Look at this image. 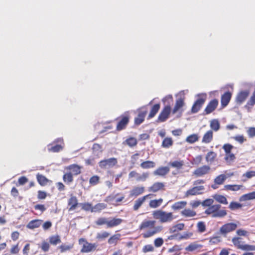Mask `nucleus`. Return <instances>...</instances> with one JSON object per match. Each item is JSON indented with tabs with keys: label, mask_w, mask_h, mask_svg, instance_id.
<instances>
[{
	"label": "nucleus",
	"mask_w": 255,
	"mask_h": 255,
	"mask_svg": "<svg viewBox=\"0 0 255 255\" xmlns=\"http://www.w3.org/2000/svg\"><path fill=\"white\" fill-rule=\"evenodd\" d=\"M196 97L197 99L191 109L192 113H196L200 110L207 99V95L205 93L199 94L196 96Z\"/></svg>",
	"instance_id": "4"
},
{
	"label": "nucleus",
	"mask_w": 255,
	"mask_h": 255,
	"mask_svg": "<svg viewBox=\"0 0 255 255\" xmlns=\"http://www.w3.org/2000/svg\"><path fill=\"white\" fill-rule=\"evenodd\" d=\"M213 132L212 130H209L207 131L203 136L202 142L205 143H209L213 139Z\"/></svg>",
	"instance_id": "23"
},
{
	"label": "nucleus",
	"mask_w": 255,
	"mask_h": 255,
	"mask_svg": "<svg viewBox=\"0 0 255 255\" xmlns=\"http://www.w3.org/2000/svg\"><path fill=\"white\" fill-rule=\"evenodd\" d=\"M250 91L248 90L241 91L238 93L236 98V101L237 104L241 105L249 97Z\"/></svg>",
	"instance_id": "12"
},
{
	"label": "nucleus",
	"mask_w": 255,
	"mask_h": 255,
	"mask_svg": "<svg viewBox=\"0 0 255 255\" xmlns=\"http://www.w3.org/2000/svg\"><path fill=\"white\" fill-rule=\"evenodd\" d=\"M144 188L143 187H134L132 188L131 190H130L129 192V196L130 197H136L142 194L144 192Z\"/></svg>",
	"instance_id": "17"
},
{
	"label": "nucleus",
	"mask_w": 255,
	"mask_h": 255,
	"mask_svg": "<svg viewBox=\"0 0 255 255\" xmlns=\"http://www.w3.org/2000/svg\"><path fill=\"white\" fill-rule=\"evenodd\" d=\"M156 221L154 220H144L139 226L140 231H143L142 236L144 238H150L159 233L163 230L161 226H155Z\"/></svg>",
	"instance_id": "1"
},
{
	"label": "nucleus",
	"mask_w": 255,
	"mask_h": 255,
	"mask_svg": "<svg viewBox=\"0 0 255 255\" xmlns=\"http://www.w3.org/2000/svg\"><path fill=\"white\" fill-rule=\"evenodd\" d=\"M109 236L110 234L108 232L104 231L101 233H98L97 234L96 239L99 240H104L107 238Z\"/></svg>",
	"instance_id": "54"
},
{
	"label": "nucleus",
	"mask_w": 255,
	"mask_h": 255,
	"mask_svg": "<svg viewBox=\"0 0 255 255\" xmlns=\"http://www.w3.org/2000/svg\"><path fill=\"white\" fill-rule=\"evenodd\" d=\"M233 148H234V146L229 143L225 144L223 146V149L224 150L226 154L231 153Z\"/></svg>",
	"instance_id": "58"
},
{
	"label": "nucleus",
	"mask_w": 255,
	"mask_h": 255,
	"mask_svg": "<svg viewBox=\"0 0 255 255\" xmlns=\"http://www.w3.org/2000/svg\"><path fill=\"white\" fill-rule=\"evenodd\" d=\"M232 97V94L230 92H226L222 96L221 104L224 107L227 106Z\"/></svg>",
	"instance_id": "21"
},
{
	"label": "nucleus",
	"mask_w": 255,
	"mask_h": 255,
	"mask_svg": "<svg viewBox=\"0 0 255 255\" xmlns=\"http://www.w3.org/2000/svg\"><path fill=\"white\" fill-rule=\"evenodd\" d=\"M82 209L86 211H90L92 212L93 206L89 203H85L81 204Z\"/></svg>",
	"instance_id": "59"
},
{
	"label": "nucleus",
	"mask_w": 255,
	"mask_h": 255,
	"mask_svg": "<svg viewBox=\"0 0 255 255\" xmlns=\"http://www.w3.org/2000/svg\"><path fill=\"white\" fill-rule=\"evenodd\" d=\"M123 220L120 218H109L108 228H111L120 225Z\"/></svg>",
	"instance_id": "19"
},
{
	"label": "nucleus",
	"mask_w": 255,
	"mask_h": 255,
	"mask_svg": "<svg viewBox=\"0 0 255 255\" xmlns=\"http://www.w3.org/2000/svg\"><path fill=\"white\" fill-rule=\"evenodd\" d=\"M81 168L77 164H72L67 167L66 169L71 170L74 175H77L81 173Z\"/></svg>",
	"instance_id": "28"
},
{
	"label": "nucleus",
	"mask_w": 255,
	"mask_h": 255,
	"mask_svg": "<svg viewBox=\"0 0 255 255\" xmlns=\"http://www.w3.org/2000/svg\"><path fill=\"white\" fill-rule=\"evenodd\" d=\"M129 121L128 117L127 116H124L122 117L121 120L118 123L117 126V129L118 130H121L124 129Z\"/></svg>",
	"instance_id": "20"
},
{
	"label": "nucleus",
	"mask_w": 255,
	"mask_h": 255,
	"mask_svg": "<svg viewBox=\"0 0 255 255\" xmlns=\"http://www.w3.org/2000/svg\"><path fill=\"white\" fill-rule=\"evenodd\" d=\"M211 128L215 131H218L220 129V123L217 120H213L210 122Z\"/></svg>",
	"instance_id": "43"
},
{
	"label": "nucleus",
	"mask_w": 255,
	"mask_h": 255,
	"mask_svg": "<svg viewBox=\"0 0 255 255\" xmlns=\"http://www.w3.org/2000/svg\"><path fill=\"white\" fill-rule=\"evenodd\" d=\"M170 112L171 108L170 105H166L159 114L158 118V122H163L165 121L168 119Z\"/></svg>",
	"instance_id": "13"
},
{
	"label": "nucleus",
	"mask_w": 255,
	"mask_h": 255,
	"mask_svg": "<svg viewBox=\"0 0 255 255\" xmlns=\"http://www.w3.org/2000/svg\"><path fill=\"white\" fill-rule=\"evenodd\" d=\"M107 205L105 203H98L93 207L92 209V212H98L106 209L107 208Z\"/></svg>",
	"instance_id": "36"
},
{
	"label": "nucleus",
	"mask_w": 255,
	"mask_h": 255,
	"mask_svg": "<svg viewBox=\"0 0 255 255\" xmlns=\"http://www.w3.org/2000/svg\"><path fill=\"white\" fill-rule=\"evenodd\" d=\"M140 166L142 169L152 168L155 167V163L152 161H145L142 162Z\"/></svg>",
	"instance_id": "35"
},
{
	"label": "nucleus",
	"mask_w": 255,
	"mask_h": 255,
	"mask_svg": "<svg viewBox=\"0 0 255 255\" xmlns=\"http://www.w3.org/2000/svg\"><path fill=\"white\" fill-rule=\"evenodd\" d=\"M42 222V220L39 219L32 220L27 225V228L30 229L38 228L41 225Z\"/></svg>",
	"instance_id": "22"
},
{
	"label": "nucleus",
	"mask_w": 255,
	"mask_h": 255,
	"mask_svg": "<svg viewBox=\"0 0 255 255\" xmlns=\"http://www.w3.org/2000/svg\"><path fill=\"white\" fill-rule=\"evenodd\" d=\"M49 239L50 243L53 245H56L61 243L60 237L58 235L51 236Z\"/></svg>",
	"instance_id": "47"
},
{
	"label": "nucleus",
	"mask_w": 255,
	"mask_h": 255,
	"mask_svg": "<svg viewBox=\"0 0 255 255\" xmlns=\"http://www.w3.org/2000/svg\"><path fill=\"white\" fill-rule=\"evenodd\" d=\"M235 159L236 157L235 154L232 152L225 154V159L228 163H232L235 160Z\"/></svg>",
	"instance_id": "53"
},
{
	"label": "nucleus",
	"mask_w": 255,
	"mask_h": 255,
	"mask_svg": "<svg viewBox=\"0 0 255 255\" xmlns=\"http://www.w3.org/2000/svg\"><path fill=\"white\" fill-rule=\"evenodd\" d=\"M169 165L173 168H175L177 169H181L182 167L184 165V162L183 160H175L169 163Z\"/></svg>",
	"instance_id": "32"
},
{
	"label": "nucleus",
	"mask_w": 255,
	"mask_h": 255,
	"mask_svg": "<svg viewBox=\"0 0 255 255\" xmlns=\"http://www.w3.org/2000/svg\"><path fill=\"white\" fill-rule=\"evenodd\" d=\"M217 156V154L215 152L210 151L209 152L206 156V161L208 162H212L214 161L215 159Z\"/></svg>",
	"instance_id": "45"
},
{
	"label": "nucleus",
	"mask_w": 255,
	"mask_h": 255,
	"mask_svg": "<svg viewBox=\"0 0 255 255\" xmlns=\"http://www.w3.org/2000/svg\"><path fill=\"white\" fill-rule=\"evenodd\" d=\"M218 104V102L217 100L214 99L212 100L207 106L205 109V112L206 114H209L214 111L217 108Z\"/></svg>",
	"instance_id": "15"
},
{
	"label": "nucleus",
	"mask_w": 255,
	"mask_h": 255,
	"mask_svg": "<svg viewBox=\"0 0 255 255\" xmlns=\"http://www.w3.org/2000/svg\"><path fill=\"white\" fill-rule=\"evenodd\" d=\"M204 189L205 188L203 186L194 187L186 191L185 193V196L189 197L190 196H194L201 194Z\"/></svg>",
	"instance_id": "10"
},
{
	"label": "nucleus",
	"mask_w": 255,
	"mask_h": 255,
	"mask_svg": "<svg viewBox=\"0 0 255 255\" xmlns=\"http://www.w3.org/2000/svg\"><path fill=\"white\" fill-rule=\"evenodd\" d=\"M187 204L186 201H179L175 203L172 206V209L174 210H178L183 209Z\"/></svg>",
	"instance_id": "37"
},
{
	"label": "nucleus",
	"mask_w": 255,
	"mask_h": 255,
	"mask_svg": "<svg viewBox=\"0 0 255 255\" xmlns=\"http://www.w3.org/2000/svg\"><path fill=\"white\" fill-rule=\"evenodd\" d=\"M173 144V141L171 137H165L162 141V146L164 148H169Z\"/></svg>",
	"instance_id": "38"
},
{
	"label": "nucleus",
	"mask_w": 255,
	"mask_h": 255,
	"mask_svg": "<svg viewBox=\"0 0 255 255\" xmlns=\"http://www.w3.org/2000/svg\"><path fill=\"white\" fill-rule=\"evenodd\" d=\"M151 196H152L151 194H148L142 197L138 198L134 201L133 209L134 211H137L141 207L142 204L144 202L145 200L147 198L150 197Z\"/></svg>",
	"instance_id": "14"
},
{
	"label": "nucleus",
	"mask_w": 255,
	"mask_h": 255,
	"mask_svg": "<svg viewBox=\"0 0 255 255\" xmlns=\"http://www.w3.org/2000/svg\"><path fill=\"white\" fill-rule=\"evenodd\" d=\"M163 200L162 199L158 200H152L150 201L149 206L152 208H155L159 207L162 203Z\"/></svg>",
	"instance_id": "50"
},
{
	"label": "nucleus",
	"mask_w": 255,
	"mask_h": 255,
	"mask_svg": "<svg viewBox=\"0 0 255 255\" xmlns=\"http://www.w3.org/2000/svg\"><path fill=\"white\" fill-rule=\"evenodd\" d=\"M36 178L38 183L42 186L46 184L47 182H48L47 178L44 176L40 174H37Z\"/></svg>",
	"instance_id": "49"
},
{
	"label": "nucleus",
	"mask_w": 255,
	"mask_h": 255,
	"mask_svg": "<svg viewBox=\"0 0 255 255\" xmlns=\"http://www.w3.org/2000/svg\"><path fill=\"white\" fill-rule=\"evenodd\" d=\"M63 181L67 184H70L73 181V175L71 172L66 173L63 177Z\"/></svg>",
	"instance_id": "42"
},
{
	"label": "nucleus",
	"mask_w": 255,
	"mask_h": 255,
	"mask_svg": "<svg viewBox=\"0 0 255 255\" xmlns=\"http://www.w3.org/2000/svg\"><path fill=\"white\" fill-rule=\"evenodd\" d=\"M169 171V168L168 167H161L157 168L153 172L155 175L164 176L167 174Z\"/></svg>",
	"instance_id": "25"
},
{
	"label": "nucleus",
	"mask_w": 255,
	"mask_h": 255,
	"mask_svg": "<svg viewBox=\"0 0 255 255\" xmlns=\"http://www.w3.org/2000/svg\"><path fill=\"white\" fill-rule=\"evenodd\" d=\"M237 228L236 224L234 223H227L223 225L219 230V233L224 237H226L227 235L234 231Z\"/></svg>",
	"instance_id": "7"
},
{
	"label": "nucleus",
	"mask_w": 255,
	"mask_h": 255,
	"mask_svg": "<svg viewBox=\"0 0 255 255\" xmlns=\"http://www.w3.org/2000/svg\"><path fill=\"white\" fill-rule=\"evenodd\" d=\"M197 231L199 233H202L206 231V225L204 222H199L197 224Z\"/></svg>",
	"instance_id": "52"
},
{
	"label": "nucleus",
	"mask_w": 255,
	"mask_h": 255,
	"mask_svg": "<svg viewBox=\"0 0 255 255\" xmlns=\"http://www.w3.org/2000/svg\"><path fill=\"white\" fill-rule=\"evenodd\" d=\"M152 215L155 219L158 220L162 223H170L175 218L172 213L161 210L153 211Z\"/></svg>",
	"instance_id": "2"
},
{
	"label": "nucleus",
	"mask_w": 255,
	"mask_h": 255,
	"mask_svg": "<svg viewBox=\"0 0 255 255\" xmlns=\"http://www.w3.org/2000/svg\"><path fill=\"white\" fill-rule=\"evenodd\" d=\"M63 146L61 144H57L53 146H50V145H48V150L49 152H57L63 149Z\"/></svg>",
	"instance_id": "41"
},
{
	"label": "nucleus",
	"mask_w": 255,
	"mask_h": 255,
	"mask_svg": "<svg viewBox=\"0 0 255 255\" xmlns=\"http://www.w3.org/2000/svg\"><path fill=\"white\" fill-rule=\"evenodd\" d=\"M242 187H243V185H226L224 186V189L226 190L237 191L240 190Z\"/></svg>",
	"instance_id": "34"
},
{
	"label": "nucleus",
	"mask_w": 255,
	"mask_h": 255,
	"mask_svg": "<svg viewBox=\"0 0 255 255\" xmlns=\"http://www.w3.org/2000/svg\"><path fill=\"white\" fill-rule=\"evenodd\" d=\"M154 251V248L151 245H147L143 247L142 252L144 253L151 252Z\"/></svg>",
	"instance_id": "63"
},
{
	"label": "nucleus",
	"mask_w": 255,
	"mask_h": 255,
	"mask_svg": "<svg viewBox=\"0 0 255 255\" xmlns=\"http://www.w3.org/2000/svg\"><path fill=\"white\" fill-rule=\"evenodd\" d=\"M227 178V176L226 175L223 174L218 176L217 177H216L215 178V179H214L215 184L213 185L212 186V187L213 189H216L217 188V187L216 186V184L217 185L223 184Z\"/></svg>",
	"instance_id": "18"
},
{
	"label": "nucleus",
	"mask_w": 255,
	"mask_h": 255,
	"mask_svg": "<svg viewBox=\"0 0 255 255\" xmlns=\"http://www.w3.org/2000/svg\"><path fill=\"white\" fill-rule=\"evenodd\" d=\"M202 247L203 246L202 245L193 243L187 246L185 248V250L188 252L199 251Z\"/></svg>",
	"instance_id": "24"
},
{
	"label": "nucleus",
	"mask_w": 255,
	"mask_h": 255,
	"mask_svg": "<svg viewBox=\"0 0 255 255\" xmlns=\"http://www.w3.org/2000/svg\"><path fill=\"white\" fill-rule=\"evenodd\" d=\"M242 207V205L240 203L236 202H231L229 208L231 210H235L236 209H238L241 208Z\"/></svg>",
	"instance_id": "56"
},
{
	"label": "nucleus",
	"mask_w": 255,
	"mask_h": 255,
	"mask_svg": "<svg viewBox=\"0 0 255 255\" xmlns=\"http://www.w3.org/2000/svg\"><path fill=\"white\" fill-rule=\"evenodd\" d=\"M159 109H160V105L159 104L154 105L150 111V112L149 113L148 117L149 118H151L153 117L156 114V113L158 112Z\"/></svg>",
	"instance_id": "46"
},
{
	"label": "nucleus",
	"mask_w": 255,
	"mask_h": 255,
	"mask_svg": "<svg viewBox=\"0 0 255 255\" xmlns=\"http://www.w3.org/2000/svg\"><path fill=\"white\" fill-rule=\"evenodd\" d=\"M121 235L120 234H116L112 236L108 240V243L110 245H116L118 241L120 239Z\"/></svg>",
	"instance_id": "39"
},
{
	"label": "nucleus",
	"mask_w": 255,
	"mask_h": 255,
	"mask_svg": "<svg viewBox=\"0 0 255 255\" xmlns=\"http://www.w3.org/2000/svg\"><path fill=\"white\" fill-rule=\"evenodd\" d=\"M108 220H109V218H106L105 217H101V218H98L95 221V223L96 225H97L98 226L106 225L107 227L108 228Z\"/></svg>",
	"instance_id": "48"
},
{
	"label": "nucleus",
	"mask_w": 255,
	"mask_h": 255,
	"mask_svg": "<svg viewBox=\"0 0 255 255\" xmlns=\"http://www.w3.org/2000/svg\"><path fill=\"white\" fill-rule=\"evenodd\" d=\"M247 133L249 136L251 138H253L255 136V128L250 127L247 130Z\"/></svg>",
	"instance_id": "64"
},
{
	"label": "nucleus",
	"mask_w": 255,
	"mask_h": 255,
	"mask_svg": "<svg viewBox=\"0 0 255 255\" xmlns=\"http://www.w3.org/2000/svg\"><path fill=\"white\" fill-rule=\"evenodd\" d=\"M241 240L242 239L239 237H235L232 239L233 244L239 249L244 244Z\"/></svg>",
	"instance_id": "51"
},
{
	"label": "nucleus",
	"mask_w": 255,
	"mask_h": 255,
	"mask_svg": "<svg viewBox=\"0 0 255 255\" xmlns=\"http://www.w3.org/2000/svg\"><path fill=\"white\" fill-rule=\"evenodd\" d=\"M184 226L185 225L183 223H179L175 225L170 228L169 230V233H174L181 231L183 230Z\"/></svg>",
	"instance_id": "29"
},
{
	"label": "nucleus",
	"mask_w": 255,
	"mask_h": 255,
	"mask_svg": "<svg viewBox=\"0 0 255 255\" xmlns=\"http://www.w3.org/2000/svg\"><path fill=\"white\" fill-rule=\"evenodd\" d=\"M148 176L149 174L147 172H144L141 175H140L135 171L130 172L128 174L129 178L135 177L137 181H144L148 178Z\"/></svg>",
	"instance_id": "11"
},
{
	"label": "nucleus",
	"mask_w": 255,
	"mask_h": 255,
	"mask_svg": "<svg viewBox=\"0 0 255 255\" xmlns=\"http://www.w3.org/2000/svg\"><path fill=\"white\" fill-rule=\"evenodd\" d=\"M210 167L208 165H204L195 170L193 174L196 177H202L209 173Z\"/></svg>",
	"instance_id": "9"
},
{
	"label": "nucleus",
	"mask_w": 255,
	"mask_h": 255,
	"mask_svg": "<svg viewBox=\"0 0 255 255\" xmlns=\"http://www.w3.org/2000/svg\"><path fill=\"white\" fill-rule=\"evenodd\" d=\"M213 197L217 202L221 204L227 205L228 203L226 198L223 195L215 194L213 196Z\"/></svg>",
	"instance_id": "33"
},
{
	"label": "nucleus",
	"mask_w": 255,
	"mask_h": 255,
	"mask_svg": "<svg viewBox=\"0 0 255 255\" xmlns=\"http://www.w3.org/2000/svg\"><path fill=\"white\" fill-rule=\"evenodd\" d=\"M125 143H126L127 145H128L130 147H133L135 146L137 143V141L136 139L134 137H129L127 138L125 141L124 142Z\"/></svg>",
	"instance_id": "44"
},
{
	"label": "nucleus",
	"mask_w": 255,
	"mask_h": 255,
	"mask_svg": "<svg viewBox=\"0 0 255 255\" xmlns=\"http://www.w3.org/2000/svg\"><path fill=\"white\" fill-rule=\"evenodd\" d=\"M181 214L185 217H193L196 215V213L191 209H185L181 212Z\"/></svg>",
	"instance_id": "31"
},
{
	"label": "nucleus",
	"mask_w": 255,
	"mask_h": 255,
	"mask_svg": "<svg viewBox=\"0 0 255 255\" xmlns=\"http://www.w3.org/2000/svg\"><path fill=\"white\" fill-rule=\"evenodd\" d=\"M199 140V136L197 134H192L187 136L185 141L189 143H194Z\"/></svg>",
	"instance_id": "40"
},
{
	"label": "nucleus",
	"mask_w": 255,
	"mask_h": 255,
	"mask_svg": "<svg viewBox=\"0 0 255 255\" xmlns=\"http://www.w3.org/2000/svg\"><path fill=\"white\" fill-rule=\"evenodd\" d=\"M254 199H255V191L241 196L239 200L243 202Z\"/></svg>",
	"instance_id": "26"
},
{
	"label": "nucleus",
	"mask_w": 255,
	"mask_h": 255,
	"mask_svg": "<svg viewBox=\"0 0 255 255\" xmlns=\"http://www.w3.org/2000/svg\"><path fill=\"white\" fill-rule=\"evenodd\" d=\"M100 177L97 175H95L91 177L89 180V183L92 186L96 185L99 183Z\"/></svg>",
	"instance_id": "55"
},
{
	"label": "nucleus",
	"mask_w": 255,
	"mask_h": 255,
	"mask_svg": "<svg viewBox=\"0 0 255 255\" xmlns=\"http://www.w3.org/2000/svg\"><path fill=\"white\" fill-rule=\"evenodd\" d=\"M188 93V90L180 91L177 95V99L172 111L173 114L176 113L184 106L185 95Z\"/></svg>",
	"instance_id": "5"
},
{
	"label": "nucleus",
	"mask_w": 255,
	"mask_h": 255,
	"mask_svg": "<svg viewBox=\"0 0 255 255\" xmlns=\"http://www.w3.org/2000/svg\"><path fill=\"white\" fill-rule=\"evenodd\" d=\"M243 177H246L247 179H250L255 177V171H249L243 174Z\"/></svg>",
	"instance_id": "61"
},
{
	"label": "nucleus",
	"mask_w": 255,
	"mask_h": 255,
	"mask_svg": "<svg viewBox=\"0 0 255 255\" xmlns=\"http://www.w3.org/2000/svg\"><path fill=\"white\" fill-rule=\"evenodd\" d=\"M117 163V159L113 157L101 161L99 162V166L101 168H110L116 165Z\"/></svg>",
	"instance_id": "8"
},
{
	"label": "nucleus",
	"mask_w": 255,
	"mask_h": 255,
	"mask_svg": "<svg viewBox=\"0 0 255 255\" xmlns=\"http://www.w3.org/2000/svg\"><path fill=\"white\" fill-rule=\"evenodd\" d=\"M240 249L243 251H255V246L243 244V245L240 247Z\"/></svg>",
	"instance_id": "57"
},
{
	"label": "nucleus",
	"mask_w": 255,
	"mask_h": 255,
	"mask_svg": "<svg viewBox=\"0 0 255 255\" xmlns=\"http://www.w3.org/2000/svg\"><path fill=\"white\" fill-rule=\"evenodd\" d=\"M214 203V200L212 199H207L204 200L202 203V205L203 206L205 207H211Z\"/></svg>",
	"instance_id": "62"
},
{
	"label": "nucleus",
	"mask_w": 255,
	"mask_h": 255,
	"mask_svg": "<svg viewBox=\"0 0 255 255\" xmlns=\"http://www.w3.org/2000/svg\"><path fill=\"white\" fill-rule=\"evenodd\" d=\"M221 242V237L219 236H215L210 239L209 242L210 244H217Z\"/></svg>",
	"instance_id": "60"
},
{
	"label": "nucleus",
	"mask_w": 255,
	"mask_h": 255,
	"mask_svg": "<svg viewBox=\"0 0 255 255\" xmlns=\"http://www.w3.org/2000/svg\"><path fill=\"white\" fill-rule=\"evenodd\" d=\"M79 244L82 246L81 252L84 253H88L95 251L97 247L96 244L90 243L84 238H81L79 240Z\"/></svg>",
	"instance_id": "6"
},
{
	"label": "nucleus",
	"mask_w": 255,
	"mask_h": 255,
	"mask_svg": "<svg viewBox=\"0 0 255 255\" xmlns=\"http://www.w3.org/2000/svg\"><path fill=\"white\" fill-rule=\"evenodd\" d=\"M146 114V110L144 111H141L139 113L137 117L135 118L134 123L136 125H139L141 124L144 120V118Z\"/></svg>",
	"instance_id": "27"
},
{
	"label": "nucleus",
	"mask_w": 255,
	"mask_h": 255,
	"mask_svg": "<svg viewBox=\"0 0 255 255\" xmlns=\"http://www.w3.org/2000/svg\"><path fill=\"white\" fill-rule=\"evenodd\" d=\"M221 207L220 204L212 205L205 211L207 215H211L213 218H222L227 215L225 210H220Z\"/></svg>",
	"instance_id": "3"
},
{
	"label": "nucleus",
	"mask_w": 255,
	"mask_h": 255,
	"mask_svg": "<svg viewBox=\"0 0 255 255\" xmlns=\"http://www.w3.org/2000/svg\"><path fill=\"white\" fill-rule=\"evenodd\" d=\"M78 204V200L76 197L72 196L68 201V206H69V211L75 210Z\"/></svg>",
	"instance_id": "16"
},
{
	"label": "nucleus",
	"mask_w": 255,
	"mask_h": 255,
	"mask_svg": "<svg viewBox=\"0 0 255 255\" xmlns=\"http://www.w3.org/2000/svg\"><path fill=\"white\" fill-rule=\"evenodd\" d=\"M164 187V184L160 182H156L150 187L148 190L149 192H156L162 189Z\"/></svg>",
	"instance_id": "30"
}]
</instances>
